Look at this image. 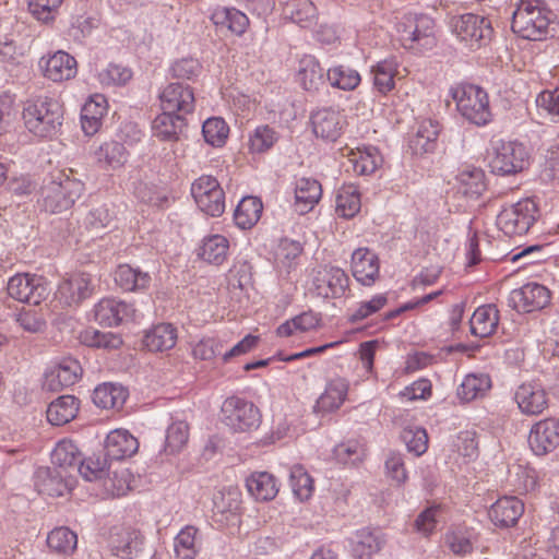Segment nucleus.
Returning a JSON list of instances; mask_svg holds the SVG:
<instances>
[{"label":"nucleus","instance_id":"7","mask_svg":"<svg viewBox=\"0 0 559 559\" xmlns=\"http://www.w3.org/2000/svg\"><path fill=\"white\" fill-rule=\"evenodd\" d=\"M451 26L457 40L469 50L486 47L490 44L495 34L491 21L474 13L454 17Z\"/></svg>","mask_w":559,"mask_h":559},{"label":"nucleus","instance_id":"22","mask_svg":"<svg viewBox=\"0 0 559 559\" xmlns=\"http://www.w3.org/2000/svg\"><path fill=\"white\" fill-rule=\"evenodd\" d=\"M95 320L106 326H116L124 321L134 320L136 309L132 304L118 298L107 297L100 299L94 308Z\"/></svg>","mask_w":559,"mask_h":559},{"label":"nucleus","instance_id":"51","mask_svg":"<svg viewBox=\"0 0 559 559\" xmlns=\"http://www.w3.org/2000/svg\"><path fill=\"white\" fill-rule=\"evenodd\" d=\"M277 131L267 126H258L248 135L247 147L250 154H262L270 151L278 141Z\"/></svg>","mask_w":559,"mask_h":559},{"label":"nucleus","instance_id":"8","mask_svg":"<svg viewBox=\"0 0 559 559\" xmlns=\"http://www.w3.org/2000/svg\"><path fill=\"white\" fill-rule=\"evenodd\" d=\"M538 212L533 199H522L502 207L497 216V226L510 237L525 235L537 221Z\"/></svg>","mask_w":559,"mask_h":559},{"label":"nucleus","instance_id":"10","mask_svg":"<svg viewBox=\"0 0 559 559\" xmlns=\"http://www.w3.org/2000/svg\"><path fill=\"white\" fill-rule=\"evenodd\" d=\"M197 206L204 214L219 217L225 211V192L218 180L211 175H202L193 180L190 188Z\"/></svg>","mask_w":559,"mask_h":559},{"label":"nucleus","instance_id":"34","mask_svg":"<svg viewBox=\"0 0 559 559\" xmlns=\"http://www.w3.org/2000/svg\"><path fill=\"white\" fill-rule=\"evenodd\" d=\"M283 15L302 28L317 24L319 11L311 0H287L283 5Z\"/></svg>","mask_w":559,"mask_h":559},{"label":"nucleus","instance_id":"9","mask_svg":"<svg viewBox=\"0 0 559 559\" xmlns=\"http://www.w3.org/2000/svg\"><path fill=\"white\" fill-rule=\"evenodd\" d=\"M349 283V277L343 269L325 264L312 270L309 289L317 297L337 299L350 292Z\"/></svg>","mask_w":559,"mask_h":559},{"label":"nucleus","instance_id":"29","mask_svg":"<svg viewBox=\"0 0 559 559\" xmlns=\"http://www.w3.org/2000/svg\"><path fill=\"white\" fill-rule=\"evenodd\" d=\"M112 277L116 285L128 293H144L152 283L148 272H144L140 267H134L128 263L118 264L112 273Z\"/></svg>","mask_w":559,"mask_h":559},{"label":"nucleus","instance_id":"13","mask_svg":"<svg viewBox=\"0 0 559 559\" xmlns=\"http://www.w3.org/2000/svg\"><path fill=\"white\" fill-rule=\"evenodd\" d=\"M347 124L342 110L333 106L320 107L310 115L313 134L325 142H335Z\"/></svg>","mask_w":559,"mask_h":559},{"label":"nucleus","instance_id":"45","mask_svg":"<svg viewBox=\"0 0 559 559\" xmlns=\"http://www.w3.org/2000/svg\"><path fill=\"white\" fill-rule=\"evenodd\" d=\"M322 317L319 312L312 310L305 311L290 320L282 323L276 333L281 337H288L295 333H306L314 331L321 326Z\"/></svg>","mask_w":559,"mask_h":559},{"label":"nucleus","instance_id":"40","mask_svg":"<svg viewBox=\"0 0 559 559\" xmlns=\"http://www.w3.org/2000/svg\"><path fill=\"white\" fill-rule=\"evenodd\" d=\"M80 401L73 395H62L52 401L47 408V420L53 426L70 423L78 415Z\"/></svg>","mask_w":559,"mask_h":559},{"label":"nucleus","instance_id":"38","mask_svg":"<svg viewBox=\"0 0 559 559\" xmlns=\"http://www.w3.org/2000/svg\"><path fill=\"white\" fill-rule=\"evenodd\" d=\"M36 486L43 495L60 497L72 489L73 479L60 471L43 469L37 474Z\"/></svg>","mask_w":559,"mask_h":559},{"label":"nucleus","instance_id":"32","mask_svg":"<svg viewBox=\"0 0 559 559\" xmlns=\"http://www.w3.org/2000/svg\"><path fill=\"white\" fill-rule=\"evenodd\" d=\"M249 495L257 501H271L280 491L278 479L269 472H253L246 479Z\"/></svg>","mask_w":559,"mask_h":559},{"label":"nucleus","instance_id":"57","mask_svg":"<svg viewBox=\"0 0 559 559\" xmlns=\"http://www.w3.org/2000/svg\"><path fill=\"white\" fill-rule=\"evenodd\" d=\"M47 545L55 552L71 555L76 549L78 536L68 527H57L48 534Z\"/></svg>","mask_w":559,"mask_h":559},{"label":"nucleus","instance_id":"25","mask_svg":"<svg viewBox=\"0 0 559 559\" xmlns=\"http://www.w3.org/2000/svg\"><path fill=\"white\" fill-rule=\"evenodd\" d=\"M230 239L222 234H210L204 236L198 248L197 257L204 263L222 266L227 262L230 254Z\"/></svg>","mask_w":559,"mask_h":559},{"label":"nucleus","instance_id":"3","mask_svg":"<svg viewBox=\"0 0 559 559\" xmlns=\"http://www.w3.org/2000/svg\"><path fill=\"white\" fill-rule=\"evenodd\" d=\"M84 183L63 170L49 175L41 188L43 206L47 212L61 213L71 209L84 192Z\"/></svg>","mask_w":559,"mask_h":559},{"label":"nucleus","instance_id":"33","mask_svg":"<svg viewBox=\"0 0 559 559\" xmlns=\"http://www.w3.org/2000/svg\"><path fill=\"white\" fill-rule=\"evenodd\" d=\"M210 20L217 28H226L236 36L243 35L250 25L249 19L243 12L228 7L213 9Z\"/></svg>","mask_w":559,"mask_h":559},{"label":"nucleus","instance_id":"5","mask_svg":"<svg viewBox=\"0 0 559 559\" xmlns=\"http://www.w3.org/2000/svg\"><path fill=\"white\" fill-rule=\"evenodd\" d=\"M449 96L455 103L457 111L476 126H486L492 119L487 92L474 84H455L450 87Z\"/></svg>","mask_w":559,"mask_h":559},{"label":"nucleus","instance_id":"31","mask_svg":"<svg viewBox=\"0 0 559 559\" xmlns=\"http://www.w3.org/2000/svg\"><path fill=\"white\" fill-rule=\"evenodd\" d=\"M139 441L126 429H115L105 441L106 455L111 460H123L136 453Z\"/></svg>","mask_w":559,"mask_h":559},{"label":"nucleus","instance_id":"39","mask_svg":"<svg viewBox=\"0 0 559 559\" xmlns=\"http://www.w3.org/2000/svg\"><path fill=\"white\" fill-rule=\"evenodd\" d=\"M297 81L308 92H317L320 88L323 83V69L316 57L305 55L299 59Z\"/></svg>","mask_w":559,"mask_h":559},{"label":"nucleus","instance_id":"20","mask_svg":"<svg viewBox=\"0 0 559 559\" xmlns=\"http://www.w3.org/2000/svg\"><path fill=\"white\" fill-rule=\"evenodd\" d=\"M528 445L537 456H544L559 447V419L549 417L535 423L528 435Z\"/></svg>","mask_w":559,"mask_h":559},{"label":"nucleus","instance_id":"4","mask_svg":"<svg viewBox=\"0 0 559 559\" xmlns=\"http://www.w3.org/2000/svg\"><path fill=\"white\" fill-rule=\"evenodd\" d=\"M530 151L516 140H498L487 150L486 160L490 171L499 176L522 173L530 166Z\"/></svg>","mask_w":559,"mask_h":559},{"label":"nucleus","instance_id":"54","mask_svg":"<svg viewBox=\"0 0 559 559\" xmlns=\"http://www.w3.org/2000/svg\"><path fill=\"white\" fill-rule=\"evenodd\" d=\"M190 426L185 420H174L166 430L165 452L177 454L181 452L189 440Z\"/></svg>","mask_w":559,"mask_h":559},{"label":"nucleus","instance_id":"63","mask_svg":"<svg viewBox=\"0 0 559 559\" xmlns=\"http://www.w3.org/2000/svg\"><path fill=\"white\" fill-rule=\"evenodd\" d=\"M133 76L132 70L118 63H110L98 72L97 79L103 86L115 87L126 85Z\"/></svg>","mask_w":559,"mask_h":559},{"label":"nucleus","instance_id":"50","mask_svg":"<svg viewBox=\"0 0 559 559\" xmlns=\"http://www.w3.org/2000/svg\"><path fill=\"white\" fill-rule=\"evenodd\" d=\"M456 180L459 191L467 198L477 199L486 190L485 173L479 168L462 170Z\"/></svg>","mask_w":559,"mask_h":559},{"label":"nucleus","instance_id":"48","mask_svg":"<svg viewBox=\"0 0 559 559\" xmlns=\"http://www.w3.org/2000/svg\"><path fill=\"white\" fill-rule=\"evenodd\" d=\"M491 389V379L485 373L467 374L457 388V397L462 402H471L484 397Z\"/></svg>","mask_w":559,"mask_h":559},{"label":"nucleus","instance_id":"43","mask_svg":"<svg viewBox=\"0 0 559 559\" xmlns=\"http://www.w3.org/2000/svg\"><path fill=\"white\" fill-rule=\"evenodd\" d=\"M128 399L124 386L111 382L97 385L93 392V402L104 409H120Z\"/></svg>","mask_w":559,"mask_h":559},{"label":"nucleus","instance_id":"62","mask_svg":"<svg viewBox=\"0 0 559 559\" xmlns=\"http://www.w3.org/2000/svg\"><path fill=\"white\" fill-rule=\"evenodd\" d=\"M51 461L60 468L74 467L80 461V451L73 441L63 439L56 444Z\"/></svg>","mask_w":559,"mask_h":559},{"label":"nucleus","instance_id":"27","mask_svg":"<svg viewBox=\"0 0 559 559\" xmlns=\"http://www.w3.org/2000/svg\"><path fill=\"white\" fill-rule=\"evenodd\" d=\"M352 272L357 282L371 286L379 278L378 255L368 248H358L352 254Z\"/></svg>","mask_w":559,"mask_h":559},{"label":"nucleus","instance_id":"52","mask_svg":"<svg viewBox=\"0 0 559 559\" xmlns=\"http://www.w3.org/2000/svg\"><path fill=\"white\" fill-rule=\"evenodd\" d=\"M183 119L185 118L178 115L162 110L153 120V134L162 141L177 140L180 122H182Z\"/></svg>","mask_w":559,"mask_h":559},{"label":"nucleus","instance_id":"1","mask_svg":"<svg viewBox=\"0 0 559 559\" xmlns=\"http://www.w3.org/2000/svg\"><path fill=\"white\" fill-rule=\"evenodd\" d=\"M555 14L544 0H520L513 12L511 28L527 40H544L550 34Z\"/></svg>","mask_w":559,"mask_h":559},{"label":"nucleus","instance_id":"47","mask_svg":"<svg viewBox=\"0 0 559 559\" xmlns=\"http://www.w3.org/2000/svg\"><path fill=\"white\" fill-rule=\"evenodd\" d=\"M440 132L437 121L425 119L418 123L416 133L409 141V146L415 154H424L435 148Z\"/></svg>","mask_w":559,"mask_h":559},{"label":"nucleus","instance_id":"28","mask_svg":"<svg viewBox=\"0 0 559 559\" xmlns=\"http://www.w3.org/2000/svg\"><path fill=\"white\" fill-rule=\"evenodd\" d=\"M524 513V503L518 497L503 496L488 510L490 521L499 527L514 526Z\"/></svg>","mask_w":559,"mask_h":559},{"label":"nucleus","instance_id":"59","mask_svg":"<svg viewBox=\"0 0 559 559\" xmlns=\"http://www.w3.org/2000/svg\"><path fill=\"white\" fill-rule=\"evenodd\" d=\"M202 134L207 144L214 147H221L226 143L229 127L224 119L212 117L203 122Z\"/></svg>","mask_w":559,"mask_h":559},{"label":"nucleus","instance_id":"17","mask_svg":"<svg viewBox=\"0 0 559 559\" xmlns=\"http://www.w3.org/2000/svg\"><path fill=\"white\" fill-rule=\"evenodd\" d=\"M11 298L20 301L38 305L47 296V288L40 276L29 273H19L11 276L7 285Z\"/></svg>","mask_w":559,"mask_h":559},{"label":"nucleus","instance_id":"37","mask_svg":"<svg viewBox=\"0 0 559 559\" xmlns=\"http://www.w3.org/2000/svg\"><path fill=\"white\" fill-rule=\"evenodd\" d=\"M322 197L321 183L312 178H300L295 187V210L299 214L310 212Z\"/></svg>","mask_w":559,"mask_h":559},{"label":"nucleus","instance_id":"42","mask_svg":"<svg viewBox=\"0 0 559 559\" xmlns=\"http://www.w3.org/2000/svg\"><path fill=\"white\" fill-rule=\"evenodd\" d=\"M499 319V310L495 305L479 306L469 320L471 331L475 336L488 337L496 332Z\"/></svg>","mask_w":559,"mask_h":559},{"label":"nucleus","instance_id":"55","mask_svg":"<svg viewBox=\"0 0 559 559\" xmlns=\"http://www.w3.org/2000/svg\"><path fill=\"white\" fill-rule=\"evenodd\" d=\"M198 532L195 526L187 525L176 535L174 539V550L179 559H195L198 555Z\"/></svg>","mask_w":559,"mask_h":559},{"label":"nucleus","instance_id":"15","mask_svg":"<svg viewBox=\"0 0 559 559\" xmlns=\"http://www.w3.org/2000/svg\"><path fill=\"white\" fill-rule=\"evenodd\" d=\"M94 293L93 278L90 273L75 271L68 274L59 284L56 296L67 306H79Z\"/></svg>","mask_w":559,"mask_h":559},{"label":"nucleus","instance_id":"12","mask_svg":"<svg viewBox=\"0 0 559 559\" xmlns=\"http://www.w3.org/2000/svg\"><path fill=\"white\" fill-rule=\"evenodd\" d=\"M38 70L46 80L62 83L76 76L78 61L64 50L49 51L39 58Z\"/></svg>","mask_w":559,"mask_h":559},{"label":"nucleus","instance_id":"53","mask_svg":"<svg viewBox=\"0 0 559 559\" xmlns=\"http://www.w3.org/2000/svg\"><path fill=\"white\" fill-rule=\"evenodd\" d=\"M289 484L295 497L304 502L314 492V481L302 465L296 464L290 468Z\"/></svg>","mask_w":559,"mask_h":559},{"label":"nucleus","instance_id":"44","mask_svg":"<svg viewBox=\"0 0 559 559\" xmlns=\"http://www.w3.org/2000/svg\"><path fill=\"white\" fill-rule=\"evenodd\" d=\"M361 209V194L354 183H344L340 187L335 197L336 214L344 218L355 217Z\"/></svg>","mask_w":559,"mask_h":559},{"label":"nucleus","instance_id":"23","mask_svg":"<svg viewBox=\"0 0 559 559\" xmlns=\"http://www.w3.org/2000/svg\"><path fill=\"white\" fill-rule=\"evenodd\" d=\"M341 154L348 159L354 173L359 176H370L383 164L379 148L373 145H361L355 148L346 145L341 148Z\"/></svg>","mask_w":559,"mask_h":559},{"label":"nucleus","instance_id":"49","mask_svg":"<svg viewBox=\"0 0 559 559\" xmlns=\"http://www.w3.org/2000/svg\"><path fill=\"white\" fill-rule=\"evenodd\" d=\"M326 80L333 88L350 92L361 83V75L353 68L336 64L328 69Z\"/></svg>","mask_w":559,"mask_h":559},{"label":"nucleus","instance_id":"26","mask_svg":"<svg viewBox=\"0 0 559 559\" xmlns=\"http://www.w3.org/2000/svg\"><path fill=\"white\" fill-rule=\"evenodd\" d=\"M550 290L538 283H527L511 294V300L519 311L532 312L545 308L550 302Z\"/></svg>","mask_w":559,"mask_h":559},{"label":"nucleus","instance_id":"18","mask_svg":"<svg viewBox=\"0 0 559 559\" xmlns=\"http://www.w3.org/2000/svg\"><path fill=\"white\" fill-rule=\"evenodd\" d=\"M514 402L523 415L538 416L549 405V395L542 383L527 381L520 384L514 391Z\"/></svg>","mask_w":559,"mask_h":559},{"label":"nucleus","instance_id":"21","mask_svg":"<svg viewBox=\"0 0 559 559\" xmlns=\"http://www.w3.org/2000/svg\"><path fill=\"white\" fill-rule=\"evenodd\" d=\"M396 56H388L370 67L373 90L381 96H388L396 87V81L404 75Z\"/></svg>","mask_w":559,"mask_h":559},{"label":"nucleus","instance_id":"64","mask_svg":"<svg viewBox=\"0 0 559 559\" xmlns=\"http://www.w3.org/2000/svg\"><path fill=\"white\" fill-rule=\"evenodd\" d=\"M228 341L229 338L219 336L201 338L192 346L191 354L194 359L212 360L222 354V349Z\"/></svg>","mask_w":559,"mask_h":559},{"label":"nucleus","instance_id":"6","mask_svg":"<svg viewBox=\"0 0 559 559\" xmlns=\"http://www.w3.org/2000/svg\"><path fill=\"white\" fill-rule=\"evenodd\" d=\"M221 414L224 425L237 433L252 432L262 423L259 407L253 402L238 395H231L224 400Z\"/></svg>","mask_w":559,"mask_h":559},{"label":"nucleus","instance_id":"30","mask_svg":"<svg viewBox=\"0 0 559 559\" xmlns=\"http://www.w3.org/2000/svg\"><path fill=\"white\" fill-rule=\"evenodd\" d=\"M108 111V102L102 94L92 95L84 104L81 112L82 130L86 135L96 134Z\"/></svg>","mask_w":559,"mask_h":559},{"label":"nucleus","instance_id":"16","mask_svg":"<svg viewBox=\"0 0 559 559\" xmlns=\"http://www.w3.org/2000/svg\"><path fill=\"white\" fill-rule=\"evenodd\" d=\"M160 110L173 112L185 118L194 111V91L189 85L180 83L167 84L158 94Z\"/></svg>","mask_w":559,"mask_h":559},{"label":"nucleus","instance_id":"60","mask_svg":"<svg viewBox=\"0 0 559 559\" xmlns=\"http://www.w3.org/2000/svg\"><path fill=\"white\" fill-rule=\"evenodd\" d=\"M386 304V294H376L370 299L358 302L357 306L348 314V320L352 323H358L382 310Z\"/></svg>","mask_w":559,"mask_h":559},{"label":"nucleus","instance_id":"35","mask_svg":"<svg viewBox=\"0 0 559 559\" xmlns=\"http://www.w3.org/2000/svg\"><path fill=\"white\" fill-rule=\"evenodd\" d=\"M178 340L177 329L170 323H159L145 332L143 345L148 352L159 353L175 347Z\"/></svg>","mask_w":559,"mask_h":559},{"label":"nucleus","instance_id":"2","mask_svg":"<svg viewBox=\"0 0 559 559\" xmlns=\"http://www.w3.org/2000/svg\"><path fill=\"white\" fill-rule=\"evenodd\" d=\"M63 107L55 98L39 96L25 102L22 119L25 128L36 136L53 135L62 123Z\"/></svg>","mask_w":559,"mask_h":559},{"label":"nucleus","instance_id":"61","mask_svg":"<svg viewBox=\"0 0 559 559\" xmlns=\"http://www.w3.org/2000/svg\"><path fill=\"white\" fill-rule=\"evenodd\" d=\"M63 0H29L28 10L34 19L44 24H52Z\"/></svg>","mask_w":559,"mask_h":559},{"label":"nucleus","instance_id":"24","mask_svg":"<svg viewBox=\"0 0 559 559\" xmlns=\"http://www.w3.org/2000/svg\"><path fill=\"white\" fill-rule=\"evenodd\" d=\"M349 382L343 377H333L328 380L323 392L313 405L316 414L325 415L340 409L347 400Z\"/></svg>","mask_w":559,"mask_h":559},{"label":"nucleus","instance_id":"11","mask_svg":"<svg viewBox=\"0 0 559 559\" xmlns=\"http://www.w3.org/2000/svg\"><path fill=\"white\" fill-rule=\"evenodd\" d=\"M396 31L402 46L406 49L433 43V21L425 14H404L396 25Z\"/></svg>","mask_w":559,"mask_h":559},{"label":"nucleus","instance_id":"41","mask_svg":"<svg viewBox=\"0 0 559 559\" xmlns=\"http://www.w3.org/2000/svg\"><path fill=\"white\" fill-rule=\"evenodd\" d=\"M94 155L98 165L107 170L122 168L129 158L124 145L114 140L100 144Z\"/></svg>","mask_w":559,"mask_h":559},{"label":"nucleus","instance_id":"46","mask_svg":"<svg viewBox=\"0 0 559 559\" xmlns=\"http://www.w3.org/2000/svg\"><path fill=\"white\" fill-rule=\"evenodd\" d=\"M263 211L262 201L252 195L243 197L234 213V221L240 229L252 228L260 219Z\"/></svg>","mask_w":559,"mask_h":559},{"label":"nucleus","instance_id":"14","mask_svg":"<svg viewBox=\"0 0 559 559\" xmlns=\"http://www.w3.org/2000/svg\"><path fill=\"white\" fill-rule=\"evenodd\" d=\"M144 535L134 524H120L110 530L108 547L111 554L122 559H131L143 547Z\"/></svg>","mask_w":559,"mask_h":559},{"label":"nucleus","instance_id":"56","mask_svg":"<svg viewBox=\"0 0 559 559\" xmlns=\"http://www.w3.org/2000/svg\"><path fill=\"white\" fill-rule=\"evenodd\" d=\"M80 341L91 347L104 349H118L122 345L120 335L112 332H100L93 328L85 329L80 334Z\"/></svg>","mask_w":559,"mask_h":559},{"label":"nucleus","instance_id":"19","mask_svg":"<svg viewBox=\"0 0 559 559\" xmlns=\"http://www.w3.org/2000/svg\"><path fill=\"white\" fill-rule=\"evenodd\" d=\"M79 360L72 357L62 358L51 365L45 372L43 386L51 392H58L75 384L82 377Z\"/></svg>","mask_w":559,"mask_h":559},{"label":"nucleus","instance_id":"36","mask_svg":"<svg viewBox=\"0 0 559 559\" xmlns=\"http://www.w3.org/2000/svg\"><path fill=\"white\" fill-rule=\"evenodd\" d=\"M384 543L382 534L362 528L352 536L350 549L357 559H371L382 549Z\"/></svg>","mask_w":559,"mask_h":559},{"label":"nucleus","instance_id":"58","mask_svg":"<svg viewBox=\"0 0 559 559\" xmlns=\"http://www.w3.org/2000/svg\"><path fill=\"white\" fill-rule=\"evenodd\" d=\"M304 251L302 245L297 240L283 239L276 251L277 266L289 273L297 264V260Z\"/></svg>","mask_w":559,"mask_h":559}]
</instances>
